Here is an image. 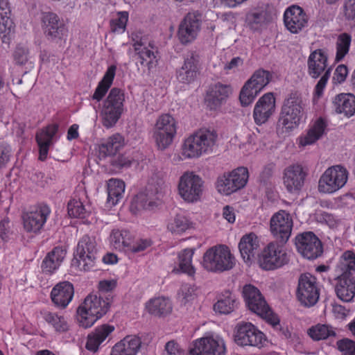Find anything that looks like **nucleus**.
<instances>
[{"label":"nucleus","instance_id":"nucleus-1","mask_svg":"<svg viewBox=\"0 0 355 355\" xmlns=\"http://www.w3.org/2000/svg\"><path fill=\"white\" fill-rule=\"evenodd\" d=\"M218 141L215 130L200 129L189 135L182 141L180 160L197 159L214 151Z\"/></svg>","mask_w":355,"mask_h":355},{"label":"nucleus","instance_id":"nucleus-2","mask_svg":"<svg viewBox=\"0 0 355 355\" xmlns=\"http://www.w3.org/2000/svg\"><path fill=\"white\" fill-rule=\"evenodd\" d=\"M304 116V104L301 96L291 93L284 101L278 119L277 131L289 134L297 129Z\"/></svg>","mask_w":355,"mask_h":355},{"label":"nucleus","instance_id":"nucleus-3","mask_svg":"<svg viewBox=\"0 0 355 355\" xmlns=\"http://www.w3.org/2000/svg\"><path fill=\"white\" fill-rule=\"evenodd\" d=\"M236 265V259L230 249L225 245L209 248L202 257V266L212 272H223L232 270Z\"/></svg>","mask_w":355,"mask_h":355},{"label":"nucleus","instance_id":"nucleus-4","mask_svg":"<svg viewBox=\"0 0 355 355\" xmlns=\"http://www.w3.org/2000/svg\"><path fill=\"white\" fill-rule=\"evenodd\" d=\"M125 94L121 89H111L103 102L100 112L101 121L107 128L113 127L120 119L124 107Z\"/></svg>","mask_w":355,"mask_h":355},{"label":"nucleus","instance_id":"nucleus-5","mask_svg":"<svg viewBox=\"0 0 355 355\" xmlns=\"http://www.w3.org/2000/svg\"><path fill=\"white\" fill-rule=\"evenodd\" d=\"M243 296L250 310L265 319L272 327L279 324V318L269 308L257 288L251 284L245 285L243 288Z\"/></svg>","mask_w":355,"mask_h":355},{"label":"nucleus","instance_id":"nucleus-6","mask_svg":"<svg viewBox=\"0 0 355 355\" xmlns=\"http://www.w3.org/2000/svg\"><path fill=\"white\" fill-rule=\"evenodd\" d=\"M349 172L345 167L336 164L327 168L320 177L318 189L320 193L333 194L347 182Z\"/></svg>","mask_w":355,"mask_h":355},{"label":"nucleus","instance_id":"nucleus-7","mask_svg":"<svg viewBox=\"0 0 355 355\" xmlns=\"http://www.w3.org/2000/svg\"><path fill=\"white\" fill-rule=\"evenodd\" d=\"M204 192V181L193 171L184 172L179 178L178 193L187 203H196L200 200Z\"/></svg>","mask_w":355,"mask_h":355},{"label":"nucleus","instance_id":"nucleus-8","mask_svg":"<svg viewBox=\"0 0 355 355\" xmlns=\"http://www.w3.org/2000/svg\"><path fill=\"white\" fill-rule=\"evenodd\" d=\"M272 79L271 73L264 69H258L242 87L239 99L243 106L250 105L257 95L268 85Z\"/></svg>","mask_w":355,"mask_h":355},{"label":"nucleus","instance_id":"nucleus-9","mask_svg":"<svg viewBox=\"0 0 355 355\" xmlns=\"http://www.w3.org/2000/svg\"><path fill=\"white\" fill-rule=\"evenodd\" d=\"M249 178L248 170L245 167H238L231 172L225 173L216 180V188L218 193L230 196L243 189Z\"/></svg>","mask_w":355,"mask_h":355},{"label":"nucleus","instance_id":"nucleus-10","mask_svg":"<svg viewBox=\"0 0 355 355\" xmlns=\"http://www.w3.org/2000/svg\"><path fill=\"white\" fill-rule=\"evenodd\" d=\"M97 251L95 239L87 235L83 236L78 243L73 263L76 265L80 270H91L95 265Z\"/></svg>","mask_w":355,"mask_h":355},{"label":"nucleus","instance_id":"nucleus-11","mask_svg":"<svg viewBox=\"0 0 355 355\" xmlns=\"http://www.w3.org/2000/svg\"><path fill=\"white\" fill-rule=\"evenodd\" d=\"M130 38L140 64L147 68L148 71L155 69L158 63L155 47L147 38L142 37L139 33H132Z\"/></svg>","mask_w":355,"mask_h":355},{"label":"nucleus","instance_id":"nucleus-12","mask_svg":"<svg viewBox=\"0 0 355 355\" xmlns=\"http://www.w3.org/2000/svg\"><path fill=\"white\" fill-rule=\"evenodd\" d=\"M288 261V254L285 247L277 242H271L262 251L259 265L263 270H271L281 268Z\"/></svg>","mask_w":355,"mask_h":355},{"label":"nucleus","instance_id":"nucleus-13","mask_svg":"<svg viewBox=\"0 0 355 355\" xmlns=\"http://www.w3.org/2000/svg\"><path fill=\"white\" fill-rule=\"evenodd\" d=\"M320 286L317 279L310 273L302 274L298 279L297 297L305 306L315 305L320 297Z\"/></svg>","mask_w":355,"mask_h":355},{"label":"nucleus","instance_id":"nucleus-14","mask_svg":"<svg viewBox=\"0 0 355 355\" xmlns=\"http://www.w3.org/2000/svg\"><path fill=\"white\" fill-rule=\"evenodd\" d=\"M177 125L170 114H162L157 120L153 137L159 149L164 150L173 142L176 134Z\"/></svg>","mask_w":355,"mask_h":355},{"label":"nucleus","instance_id":"nucleus-15","mask_svg":"<svg viewBox=\"0 0 355 355\" xmlns=\"http://www.w3.org/2000/svg\"><path fill=\"white\" fill-rule=\"evenodd\" d=\"M225 344L217 334H207L196 340L188 355H225Z\"/></svg>","mask_w":355,"mask_h":355},{"label":"nucleus","instance_id":"nucleus-16","mask_svg":"<svg viewBox=\"0 0 355 355\" xmlns=\"http://www.w3.org/2000/svg\"><path fill=\"white\" fill-rule=\"evenodd\" d=\"M201 15L198 12H189L181 21L178 31V37L182 44L193 42L201 29Z\"/></svg>","mask_w":355,"mask_h":355},{"label":"nucleus","instance_id":"nucleus-17","mask_svg":"<svg viewBox=\"0 0 355 355\" xmlns=\"http://www.w3.org/2000/svg\"><path fill=\"white\" fill-rule=\"evenodd\" d=\"M40 20L43 33L48 40H61L67 36V28L56 13L43 12Z\"/></svg>","mask_w":355,"mask_h":355},{"label":"nucleus","instance_id":"nucleus-18","mask_svg":"<svg viewBox=\"0 0 355 355\" xmlns=\"http://www.w3.org/2000/svg\"><path fill=\"white\" fill-rule=\"evenodd\" d=\"M235 341L241 346H252L261 348L266 342V337L252 323L243 322L237 326Z\"/></svg>","mask_w":355,"mask_h":355},{"label":"nucleus","instance_id":"nucleus-19","mask_svg":"<svg viewBox=\"0 0 355 355\" xmlns=\"http://www.w3.org/2000/svg\"><path fill=\"white\" fill-rule=\"evenodd\" d=\"M295 241L298 252L307 259H315L322 253L321 241L311 232L297 235Z\"/></svg>","mask_w":355,"mask_h":355},{"label":"nucleus","instance_id":"nucleus-20","mask_svg":"<svg viewBox=\"0 0 355 355\" xmlns=\"http://www.w3.org/2000/svg\"><path fill=\"white\" fill-rule=\"evenodd\" d=\"M270 229L276 239L286 242L290 238L293 229V219L291 214L284 210L275 213L270 218Z\"/></svg>","mask_w":355,"mask_h":355},{"label":"nucleus","instance_id":"nucleus-21","mask_svg":"<svg viewBox=\"0 0 355 355\" xmlns=\"http://www.w3.org/2000/svg\"><path fill=\"white\" fill-rule=\"evenodd\" d=\"M51 214V209L46 205H39L31 211L23 215V225L28 232H38L46 223Z\"/></svg>","mask_w":355,"mask_h":355},{"label":"nucleus","instance_id":"nucleus-22","mask_svg":"<svg viewBox=\"0 0 355 355\" xmlns=\"http://www.w3.org/2000/svg\"><path fill=\"white\" fill-rule=\"evenodd\" d=\"M306 173L302 165L294 164L285 168L283 172V184L288 192L300 191L304 183Z\"/></svg>","mask_w":355,"mask_h":355},{"label":"nucleus","instance_id":"nucleus-23","mask_svg":"<svg viewBox=\"0 0 355 355\" xmlns=\"http://www.w3.org/2000/svg\"><path fill=\"white\" fill-rule=\"evenodd\" d=\"M276 100L273 93L263 94L256 103L253 110V118L257 125L265 123L275 113Z\"/></svg>","mask_w":355,"mask_h":355},{"label":"nucleus","instance_id":"nucleus-24","mask_svg":"<svg viewBox=\"0 0 355 355\" xmlns=\"http://www.w3.org/2000/svg\"><path fill=\"white\" fill-rule=\"evenodd\" d=\"M200 69L198 56L191 53L184 59L182 66L177 70L176 79L180 83L190 85L197 79Z\"/></svg>","mask_w":355,"mask_h":355},{"label":"nucleus","instance_id":"nucleus-25","mask_svg":"<svg viewBox=\"0 0 355 355\" xmlns=\"http://www.w3.org/2000/svg\"><path fill=\"white\" fill-rule=\"evenodd\" d=\"M284 21L286 28L292 33H297L308 22V17L304 10L298 6H291L286 9Z\"/></svg>","mask_w":355,"mask_h":355},{"label":"nucleus","instance_id":"nucleus-26","mask_svg":"<svg viewBox=\"0 0 355 355\" xmlns=\"http://www.w3.org/2000/svg\"><path fill=\"white\" fill-rule=\"evenodd\" d=\"M328 67V55L326 51L319 49L311 52L307 60V73L314 79L325 73Z\"/></svg>","mask_w":355,"mask_h":355},{"label":"nucleus","instance_id":"nucleus-27","mask_svg":"<svg viewBox=\"0 0 355 355\" xmlns=\"http://www.w3.org/2000/svg\"><path fill=\"white\" fill-rule=\"evenodd\" d=\"M74 288L71 283L62 282L57 284L51 290V298L55 306L66 308L73 299Z\"/></svg>","mask_w":355,"mask_h":355},{"label":"nucleus","instance_id":"nucleus-28","mask_svg":"<svg viewBox=\"0 0 355 355\" xmlns=\"http://www.w3.org/2000/svg\"><path fill=\"white\" fill-rule=\"evenodd\" d=\"M231 93L232 89L229 85L216 84L207 92L206 103L210 110H217L225 103Z\"/></svg>","mask_w":355,"mask_h":355},{"label":"nucleus","instance_id":"nucleus-29","mask_svg":"<svg viewBox=\"0 0 355 355\" xmlns=\"http://www.w3.org/2000/svg\"><path fill=\"white\" fill-rule=\"evenodd\" d=\"M239 248L243 261L250 263L259 248V239L253 232L243 235L239 243Z\"/></svg>","mask_w":355,"mask_h":355},{"label":"nucleus","instance_id":"nucleus-30","mask_svg":"<svg viewBox=\"0 0 355 355\" xmlns=\"http://www.w3.org/2000/svg\"><path fill=\"white\" fill-rule=\"evenodd\" d=\"M327 128V122L322 118L316 119L309 127L306 132L300 135L297 142L299 147H305L314 144L324 133Z\"/></svg>","mask_w":355,"mask_h":355},{"label":"nucleus","instance_id":"nucleus-31","mask_svg":"<svg viewBox=\"0 0 355 355\" xmlns=\"http://www.w3.org/2000/svg\"><path fill=\"white\" fill-rule=\"evenodd\" d=\"M114 325L104 324L98 326L95 329L87 336L85 347L87 350L96 352L101 345L109 337L114 331Z\"/></svg>","mask_w":355,"mask_h":355},{"label":"nucleus","instance_id":"nucleus-32","mask_svg":"<svg viewBox=\"0 0 355 355\" xmlns=\"http://www.w3.org/2000/svg\"><path fill=\"white\" fill-rule=\"evenodd\" d=\"M141 343L139 337L127 336L112 347L110 355H137Z\"/></svg>","mask_w":355,"mask_h":355},{"label":"nucleus","instance_id":"nucleus-33","mask_svg":"<svg viewBox=\"0 0 355 355\" xmlns=\"http://www.w3.org/2000/svg\"><path fill=\"white\" fill-rule=\"evenodd\" d=\"M123 137L115 133L107 139H103L98 147V157L105 158L116 155L124 146Z\"/></svg>","mask_w":355,"mask_h":355},{"label":"nucleus","instance_id":"nucleus-34","mask_svg":"<svg viewBox=\"0 0 355 355\" xmlns=\"http://www.w3.org/2000/svg\"><path fill=\"white\" fill-rule=\"evenodd\" d=\"M15 24L10 17V9L7 0H0V35L3 42H8L15 33Z\"/></svg>","mask_w":355,"mask_h":355},{"label":"nucleus","instance_id":"nucleus-35","mask_svg":"<svg viewBox=\"0 0 355 355\" xmlns=\"http://www.w3.org/2000/svg\"><path fill=\"white\" fill-rule=\"evenodd\" d=\"M335 291L340 300L351 302L355 297V281L347 275H340L336 279Z\"/></svg>","mask_w":355,"mask_h":355},{"label":"nucleus","instance_id":"nucleus-36","mask_svg":"<svg viewBox=\"0 0 355 355\" xmlns=\"http://www.w3.org/2000/svg\"><path fill=\"white\" fill-rule=\"evenodd\" d=\"M58 131V125L52 124L41 130L36 135L37 142L39 146V159L42 161L46 158L49 148L52 144L53 139Z\"/></svg>","mask_w":355,"mask_h":355},{"label":"nucleus","instance_id":"nucleus-37","mask_svg":"<svg viewBox=\"0 0 355 355\" xmlns=\"http://www.w3.org/2000/svg\"><path fill=\"white\" fill-rule=\"evenodd\" d=\"M337 114H343L349 118L355 114V96L352 94H340L336 96L333 101Z\"/></svg>","mask_w":355,"mask_h":355},{"label":"nucleus","instance_id":"nucleus-38","mask_svg":"<svg viewBox=\"0 0 355 355\" xmlns=\"http://www.w3.org/2000/svg\"><path fill=\"white\" fill-rule=\"evenodd\" d=\"M194 227L193 223L183 213L176 214L171 217L166 228L168 232L174 235H182Z\"/></svg>","mask_w":355,"mask_h":355},{"label":"nucleus","instance_id":"nucleus-39","mask_svg":"<svg viewBox=\"0 0 355 355\" xmlns=\"http://www.w3.org/2000/svg\"><path fill=\"white\" fill-rule=\"evenodd\" d=\"M66 255V250L62 247H55L47 254L42 261V269L44 272L51 274L61 265Z\"/></svg>","mask_w":355,"mask_h":355},{"label":"nucleus","instance_id":"nucleus-40","mask_svg":"<svg viewBox=\"0 0 355 355\" xmlns=\"http://www.w3.org/2000/svg\"><path fill=\"white\" fill-rule=\"evenodd\" d=\"M125 189V182L117 178H110L107 182V199L109 207L116 205L123 198Z\"/></svg>","mask_w":355,"mask_h":355},{"label":"nucleus","instance_id":"nucleus-41","mask_svg":"<svg viewBox=\"0 0 355 355\" xmlns=\"http://www.w3.org/2000/svg\"><path fill=\"white\" fill-rule=\"evenodd\" d=\"M116 71L115 65H111L107 68L92 95V99L99 102L103 98L113 83Z\"/></svg>","mask_w":355,"mask_h":355},{"label":"nucleus","instance_id":"nucleus-42","mask_svg":"<svg viewBox=\"0 0 355 355\" xmlns=\"http://www.w3.org/2000/svg\"><path fill=\"white\" fill-rule=\"evenodd\" d=\"M194 250L186 248L178 254V267H175L172 272L178 274L180 272L186 273L189 276H193L196 273L195 268L192 264L193 255Z\"/></svg>","mask_w":355,"mask_h":355},{"label":"nucleus","instance_id":"nucleus-43","mask_svg":"<svg viewBox=\"0 0 355 355\" xmlns=\"http://www.w3.org/2000/svg\"><path fill=\"white\" fill-rule=\"evenodd\" d=\"M82 304L100 319L109 309V302L96 295H89Z\"/></svg>","mask_w":355,"mask_h":355},{"label":"nucleus","instance_id":"nucleus-44","mask_svg":"<svg viewBox=\"0 0 355 355\" xmlns=\"http://www.w3.org/2000/svg\"><path fill=\"white\" fill-rule=\"evenodd\" d=\"M157 198L151 193H139L132 200L130 210L135 214L143 209H152L157 206Z\"/></svg>","mask_w":355,"mask_h":355},{"label":"nucleus","instance_id":"nucleus-45","mask_svg":"<svg viewBox=\"0 0 355 355\" xmlns=\"http://www.w3.org/2000/svg\"><path fill=\"white\" fill-rule=\"evenodd\" d=\"M44 320L58 333L69 331V324L63 315L56 312L45 311L42 313Z\"/></svg>","mask_w":355,"mask_h":355},{"label":"nucleus","instance_id":"nucleus-46","mask_svg":"<svg viewBox=\"0 0 355 355\" xmlns=\"http://www.w3.org/2000/svg\"><path fill=\"white\" fill-rule=\"evenodd\" d=\"M146 308L148 313L155 315H164L171 313L172 304L168 298L158 297L149 300Z\"/></svg>","mask_w":355,"mask_h":355},{"label":"nucleus","instance_id":"nucleus-47","mask_svg":"<svg viewBox=\"0 0 355 355\" xmlns=\"http://www.w3.org/2000/svg\"><path fill=\"white\" fill-rule=\"evenodd\" d=\"M132 234L127 230H113L110 235V245L116 250L127 251Z\"/></svg>","mask_w":355,"mask_h":355},{"label":"nucleus","instance_id":"nucleus-48","mask_svg":"<svg viewBox=\"0 0 355 355\" xmlns=\"http://www.w3.org/2000/svg\"><path fill=\"white\" fill-rule=\"evenodd\" d=\"M236 306L237 302L234 296L230 292H226L214 304V311L218 314L227 315L234 311Z\"/></svg>","mask_w":355,"mask_h":355},{"label":"nucleus","instance_id":"nucleus-49","mask_svg":"<svg viewBox=\"0 0 355 355\" xmlns=\"http://www.w3.org/2000/svg\"><path fill=\"white\" fill-rule=\"evenodd\" d=\"M15 63L18 65L28 64L33 67L34 57L26 44H18L12 53Z\"/></svg>","mask_w":355,"mask_h":355},{"label":"nucleus","instance_id":"nucleus-50","mask_svg":"<svg viewBox=\"0 0 355 355\" xmlns=\"http://www.w3.org/2000/svg\"><path fill=\"white\" fill-rule=\"evenodd\" d=\"M308 334L314 340H325L336 335L331 327L321 324H318L309 328Z\"/></svg>","mask_w":355,"mask_h":355},{"label":"nucleus","instance_id":"nucleus-51","mask_svg":"<svg viewBox=\"0 0 355 355\" xmlns=\"http://www.w3.org/2000/svg\"><path fill=\"white\" fill-rule=\"evenodd\" d=\"M98 316L85 309L81 304L77 310V320L80 326L85 329L89 328L98 320Z\"/></svg>","mask_w":355,"mask_h":355},{"label":"nucleus","instance_id":"nucleus-52","mask_svg":"<svg viewBox=\"0 0 355 355\" xmlns=\"http://www.w3.org/2000/svg\"><path fill=\"white\" fill-rule=\"evenodd\" d=\"M338 268L343 272V275L355 270V252L352 250H347L341 255Z\"/></svg>","mask_w":355,"mask_h":355},{"label":"nucleus","instance_id":"nucleus-53","mask_svg":"<svg viewBox=\"0 0 355 355\" xmlns=\"http://www.w3.org/2000/svg\"><path fill=\"white\" fill-rule=\"evenodd\" d=\"M351 41V36L347 33H343L338 36L336 42V61L342 60L348 53Z\"/></svg>","mask_w":355,"mask_h":355},{"label":"nucleus","instance_id":"nucleus-54","mask_svg":"<svg viewBox=\"0 0 355 355\" xmlns=\"http://www.w3.org/2000/svg\"><path fill=\"white\" fill-rule=\"evenodd\" d=\"M266 21V13L262 10H254L246 16V22L254 31L259 30Z\"/></svg>","mask_w":355,"mask_h":355},{"label":"nucleus","instance_id":"nucleus-55","mask_svg":"<svg viewBox=\"0 0 355 355\" xmlns=\"http://www.w3.org/2000/svg\"><path fill=\"white\" fill-rule=\"evenodd\" d=\"M128 17V12L126 11L118 12L116 17L110 21L111 31L114 33H123L125 30Z\"/></svg>","mask_w":355,"mask_h":355},{"label":"nucleus","instance_id":"nucleus-56","mask_svg":"<svg viewBox=\"0 0 355 355\" xmlns=\"http://www.w3.org/2000/svg\"><path fill=\"white\" fill-rule=\"evenodd\" d=\"M68 214L73 218H85L87 216V210L80 199H71L67 206Z\"/></svg>","mask_w":355,"mask_h":355},{"label":"nucleus","instance_id":"nucleus-57","mask_svg":"<svg viewBox=\"0 0 355 355\" xmlns=\"http://www.w3.org/2000/svg\"><path fill=\"white\" fill-rule=\"evenodd\" d=\"M196 292V288L194 286L184 284L178 292V299L182 304H186L196 299L197 295Z\"/></svg>","mask_w":355,"mask_h":355},{"label":"nucleus","instance_id":"nucleus-58","mask_svg":"<svg viewBox=\"0 0 355 355\" xmlns=\"http://www.w3.org/2000/svg\"><path fill=\"white\" fill-rule=\"evenodd\" d=\"M331 75V69H328L325 73H324L318 80L314 88L313 101L316 103L320 98L322 97L324 93V90L327 84L328 80Z\"/></svg>","mask_w":355,"mask_h":355},{"label":"nucleus","instance_id":"nucleus-59","mask_svg":"<svg viewBox=\"0 0 355 355\" xmlns=\"http://www.w3.org/2000/svg\"><path fill=\"white\" fill-rule=\"evenodd\" d=\"M151 244V241L148 239H140L135 241H133L132 239L127 251H130L134 253L139 252L145 250L146 248L150 247Z\"/></svg>","mask_w":355,"mask_h":355},{"label":"nucleus","instance_id":"nucleus-60","mask_svg":"<svg viewBox=\"0 0 355 355\" xmlns=\"http://www.w3.org/2000/svg\"><path fill=\"white\" fill-rule=\"evenodd\" d=\"M338 347L343 355H355V342L343 339L338 342Z\"/></svg>","mask_w":355,"mask_h":355},{"label":"nucleus","instance_id":"nucleus-61","mask_svg":"<svg viewBox=\"0 0 355 355\" xmlns=\"http://www.w3.org/2000/svg\"><path fill=\"white\" fill-rule=\"evenodd\" d=\"M11 148L6 143H0V169L5 167L10 160Z\"/></svg>","mask_w":355,"mask_h":355},{"label":"nucleus","instance_id":"nucleus-62","mask_svg":"<svg viewBox=\"0 0 355 355\" xmlns=\"http://www.w3.org/2000/svg\"><path fill=\"white\" fill-rule=\"evenodd\" d=\"M348 74V69L344 64L338 65L334 73L333 81L334 83H343L345 80Z\"/></svg>","mask_w":355,"mask_h":355},{"label":"nucleus","instance_id":"nucleus-63","mask_svg":"<svg viewBox=\"0 0 355 355\" xmlns=\"http://www.w3.org/2000/svg\"><path fill=\"white\" fill-rule=\"evenodd\" d=\"M117 285L115 279H103L98 283V290L102 293H107L113 291Z\"/></svg>","mask_w":355,"mask_h":355},{"label":"nucleus","instance_id":"nucleus-64","mask_svg":"<svg viewBox=\"0 0 355 355\" xmlns=\"http://www.w3.org/2000/svg\"><path fill=\"white\" fill-rule=\"evenodd\" d=\"M11 224L8 217H4L0 221V241H4L10 232Z\"/></svg>","mask_w":355,"mask_h":355}]
</instances>
